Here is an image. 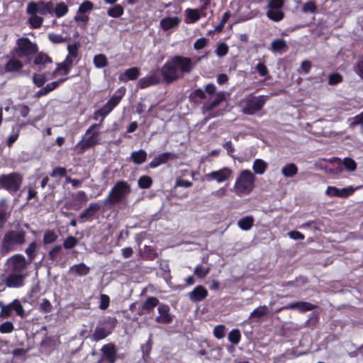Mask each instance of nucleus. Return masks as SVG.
Here are the masks:
<instances>
[{"mask_svg":"<svg viewBox=\"0 0 363 363\" xmlns=\"http://www.w3.org/2000/svg\"><path fill=\"white\" fill-rule=\"evenodd\" d=\"M100 128L101 123H94L86 130L82 140L74 147V150L78 154H82L85 150L100 143Z\"/></svg>","mask_w":363,"mask_h":363,"instance_id":"nucleus-2","label":"nucleus"},{"mask_svg":"<svg viewBox=\"0 0 363 363\" xmlns=\"http://www.w3.org/2000/svg\"><path fill=\"white\" fill-rule=\"evenodd\" d=\"M139 74V69L137 67H132L126 69L123 74H120L118 79L121 82H126L129 80L136 79Z\"/></svg>","mask_w":363,"mask_h":363,"instance_id":"nucleus-23","label":"nucleus"},{"mask_svg":"<svg viewBox=\"0 0 363 363\" xmlns=\"http://www.w3.org/2000/svg\"><path fill=\"white\" fill-rule=\"evenodd\" d=\"M102 357L109 363H114L116 360V350L113 345L107 344L101 348Z\"/></svg>","mask_w":363,"mask_h":363,"instance_id":"nucleus-19","label":"nucleus"},{"mask_svg":"<svg viewBox=\"0 0 363 363\" xmlns=\"http://www.w3.org/2000/svg\"><path fill=\"white\" fill-rule=\"evenodd\" d=\"M14 330L13 324L10 321H6L0 325L1 333H11Z\"/></svg>","mask_w":363,"mask_h":363,"instance_id":"nucleus-57","label":"nucleus"},{"mask_svg":"<svg viewBox=\"0 0 363 363\" xmlns=\"http://www.w3.org/2000/svg\"><path fill=\"white\" fill-rule=\"evenodd\" d=\"M284 0H268L269 9H281L284 6Z\"/></svg>","mask_w":363,"mask_h":363,"instance_id":"nucleus-58","label":"nucleus"},{"mask_svg":"<svg viewBox=\"0 0 363 363\" xmlns=\"http://www.w3.org/2000/svg\"><path fill=\"white\" fill-rule=\"evenodd\" d=\"M186 14L189 21H186V23H195L199 21L201 18L200 13L198 10L187 9L186 11Z\"/></svg>","mask_w":363,"mask_h":363,"instance_id":"nucleus-36","label":"nucleus"},{"mask_svg":"<svg viewBox=\"0 0 363 363\" xmlns=\"http://www.w3.org/2000/svg\"><path fill=\"white\" fill-rule=\"evenodd\" d=\"M267 16L274 22H279L284 18V13L281 9H269Z\"/></svg>","mask_w":363,"mask_h":363,"instance_id":"nucleus-35","label":"nucleus"},{"mask_svg":"<svg viewBox=\"0 0 363 363\" xmlns=\"http://www.w3.org/2000/svg\"><path fill=\"white\" fill-rule=\"evenodd\" d=\"M281 174L285 177H293L298 173V167L294 163L285 164L281 168Z\"/></svg>","mask_w":363,"mask_h":363,"instance_id":"nucleus-33","label":"nucleus"},{"mask_svg":"<svg viewBox=\"0 0 363 363\" xmlns=\"http://www.w3.org/2000/svg\"><path fill=\"white\" fill-rule=\"evenodd\" d=\"M13 56L15 55H13ZM23 67V65L22 62L17 60L15 57H12L5 65L4 69L6 72H15L20 71Z\"/></svg>","mask_w":363,"mask_h":363,"instance_id":"nucleus-24","label":"nucleus"},{"mask_svg":"<svg viewBox=\"0 0 363 363\" xmlns=\"http://www.w3.org/2000/svg\"><path fill=\"white\" fill-rule=\"evenodd\" d=\"M108 15L113 18H118L123 13V9L120 5H116L108 10Z\"/></svg>","mask_w":363,"mask_h":363,"instance_id":"nucleus-48","label":"nucleus"},{"mask_svg":"<svg viewBox=\"0 0 363 363\" xmlns=\"http://www.w3.org/2000/svg\"><path fill=\"white\" fill-rule=\"evenodd\" d=\"M210 267H205L202 265H197L194 269V274L199 278H204L209 273Z\"/></svg>","mask_w":363,"mask_h":363,"instance_id":"nucleus-50","label":"nucleus"},{"mask_svg":"<svg viewBox=\"0 0 363 363\" xmlns=\"http://www.w3.org/2000/svg\"><path fill=\"white\" fill-rule=\"evenodd\" d=\"M181 21V18L177 16H166L160 20V28L164 32L172 33L179 27Z\"/></svg>","mask_w":363,"mask_h":363,"instance_id":"nucleus-13","label":"nucleus"},{"mask_svg":"<svg viewBox=\"0 0 363 363\" xmlns=\"http://www.w3.org/2000/svg\"><path fill=\"white\" fill-rule=\"evenodd\" d=\"M30 17L28 19V22L31 27L33 28H38L41 26L43 23V18L38 16L36 13H29Z\"/></svg>","mask_w":363,"mask_h":363,"instance_id":"nucleus-45","label":"nucleus"},{"mask_svg":"<svg viewBox=\"0 0 363 363\" xmlns=\"http://www.w3.org/2000/svg\"><path fill=\"white\" fill-rule=\"evenodd\" d=\"M152 184V179L148 176H142L138 181V186L140 189H148Z\"/></svg>","mask_w":363,"mask_h":363,"instance_id":"nucleus-47","label":"nucleus"},{"mask_svg":"<svg viewBox=\"0 0 363 363\" xmlns=\"http://www.w3.org/2000/svg\"><path fill=\"white\" fill-rule=\"evenodd\" d=\"M158 315L155 321L161 324H169L172 322L174 315L170 313V308L166 304H160L157 308Z\"/></svg>","mask_w":363,"mask_h":363,"instance_id":"nucleus-15","label":"nucleus"},{"mask_svg":"<svg viewBox=\"0 0 363 363\" xmlns=\"http://www.w3.org/2000/svg\"><path fill=\"white\" fill-rule=\"evenodd\" d=\"M132 161L136 164H141L147 160V152L144 150L133 151L130 155Z\"/></svg>","mask_w":363,"mask_h":363,"instance_id":"nucleus-32","label":"nucleus"},{"mask_svg":"<svg viewBox=\"0 0 363 363\" xmlns=\"http://www.w3.org/2000/svg\"><path fill=\"white\" fill-rule=\"evenodd\" d=\"M268 307L266 306H261L255 308L250 315V318H261L266 315L268 313Z\"/></svg>","mask_w":363,"mask_h":363,"instance_id":"nucleus-41","label":"nucleus"},{"mask_svg":"<svg viewBox=\"0 0 363 363\" xmlns=\"http://www.w3.org/2000/svg\"><path fill=\"white\" fill-rule=\"evenodd\" d=\"M89 16L88 14L79 13V11L77 10L76 15L74 17V20L75 22H77L78 24L84 25L86 24L89 21Z\"/></svg>","mask_w":363,"mask_h":363,"instance_id":"nucleus-54","label":"nucleus"},{"mask_svg":"<svg viewBox=\"0 0 363 363\" xmlns=\"http://www.w3.org/2000/svg\"><path fill=\"white\" fill-rule=\"evenodd\" d=\"M73 65V63L67 60L66 59L60 64L57 65V67L55 70L56 72H62L63 74H67L71 67Z\"/></svg>","mask_w":363,"mask_h":363,"instance_id":"nucleus-43","label":"nucleus"},{"mask_svg":"<svg viewBox=\"0 0 363 363\" xmlns=\"http://www.w3.org/2000/svg\"><path fill=\"white\" fill-rule=\"evenodd\" d=\"M109 332H108L104 328L97 327L93 334V338L95 341H99L105 338Z\"/></svg>","mask_w":363,"mask_h":363,"instance_id":"nucleus-44","label":"nucleus"},{"mask_svg":"<svg viewBox=\"0 0 363 363\" xmlns=\"http://www.w3.org/2000/svg\"><path fill=\"white\" fill-rule=\"evenodd\" d=\"M110 298L106 294H101L100 296L99 308L102 310L106 309L109 306Z\"/></svg>","mask_w":363,"mask_h":363,"instance_id":"nucleus-62","label":"nucleus"},{"mask_svg":"<svg viewBox=\"0 0 363 363\" xmlns=\"http://www.w3.org/2000/svg\"><path fill=\"white\" fill-rule=\"evenodd\" d=\"M329 162L338 167L342 165L345 170L350 172H354L357 167V162L350 157H345L342 160L337 157H333L330 159Z\"/></svg>","mask_w":363,"mask_h":363,"instance_id":"nucleus-18","label":"nucleus"},{"mask_svg":"<svg viewBox=\"0 0 363 363\" xmlns=\"http://www.w3.org/2000/svg\"><path fill=\"white\" fill-rule=\"evenodd\" d=\"M173 155L171 152H163L155 157L149 164L150 168H156L160 165L166 163L169 160L172 159Z\"/></svg>","mask_w":363,"mask_h":363,"instance_id":"nucleus-21","label":"nucleus"},{"mask_svg":"<svg viewBox=\"0 0 363 363\" xmlns=\"http://www.w3.org/2000/svg\"><path fill=\"white\" fill-rule=\"evenodd\" d=\"M228 340L233 345H238L240 340V333L237 329L231 330L228 334Z\"/></svg>","mask_w":363,"mask_h":363,"instance_id":"nucleus-52","label":"nucleus"},{"mask_svg":"<svg viewBox=\"0 0 363 363\" xmlns=\"http://www.w3.org/2000/svg\"><path fill=\"white\" fill-rule=\"evenodd\" d=\"M284 308L285 309H297L300 312H306L311 311L314 308V306L308 302L298 301L291 303L286 306Z\"/></svg>","mask_w":363,"mask_h":363,"instance_id":"nucleus-22","label":"nucleus"},{"mask_svg":"<svg viewBox=\"0 0 363 363\" xmlns=\"http://www.w3.org/2000/svg\"><path fill=\"white\" fill-rule=\"evenodd\" d=\"M159 82V79L155 74H151L147 77L141 78L138 82V86L140 89H144L150 86L157 84Z\"/></svg>","mask_w":363,"mask_h":363,"instance_id":"nucleus-30","label":"nucleus"},{"mask_svg":"<svg viewBox=\"0 0 363 363\" xmlns=\"http://www.w3.org/2000/svg\"><path fill=\"white\" fill-rule=\"evenodd\" d=\"M267 167V162L262 159H256L252 164V170L254 173L259 175L264 174Z\"/></svg>","mask_w":363,"mask_h":363,"instance_id":"nucleus-31","label":"nucleus"},{"mask_svg":"<svg viewBox=\"0 0 363 363\" xmlns=\"http://www.w3.org/2000/svg\"><path fill=\"white\" fill-rule=\"evenodd\" d=\"M10 306L11 307L12 311H14L17 315L23 318L26 315L25 311L18 299H14L12 302L10 303Z\"/></svg>","mask_w":363,"mask_h":363,"instance_id":"nucleus-37","label":"nucleus"},{"mask_svg":"<svg viewBox=\"0 0 363 363\" xmlns=\"http://www.w3.org/2000/svg\"><path fill=\"white\" fill-rule=\"evenodd\" d=\"M130 191V186L126 182H117L104 199V204L107 206L119 203L127 198Z\"/></svg>","mask_w":363,"mask_h":363,"instance_id":"nucleus-3","label":"nucleus"},{"mask_svg":"<svg viewBox=\"0 0 363 363\" xmlns=\"http://www.w3.org/2000/svg\"><path fill=\"white\" fill-rule=\"evenodd\" d=\"M77 244V240L73 236H69L65 239L63 246L66 249H71Z\"/></svg>","mask_w":363,"mask_h":363,"instance_id":"nucleus-59","label":"nucleus"},{"mask_svg":"<svg viewBox=\"0 0 363 363\" xmlns=\"http://www.w3.org/2000/svg\"><path fill=\"white\" fill-rule=\"evenodd\" d=\"M159 304V300L155 297H148L143 304V309L145 311H150Z\"/></svg>","mask_w":363,"mask_h":363,"instance_id":"nucleus-40","label":"nucleus"},{"mask_svg":"<svg viewBox=\"0 0 363 363\" xmlns=\"http://www.w3.org/2000/svg\"><path fill=\"white\" fill-rule=\"evenodd\" d=\"M172 59L180 73L181 77L184 74H189L199 61V58L194 61L191 58L181 55H176Z\"/></svg>","mask_w":363,"mask_h":363,"instance_id":"nucleus-8","label":"nucleus"},{"mask_svg":"<svg viewBox=\"0 0 363 363\" xmlns=\"http://www.w3.org/2000/svg\"><path fill=\"white\" fill-rule=\"evenodd\" d=\"M94 65L96 68H102L108 65L107 58L103 54H99L94 57Z\"/></svg>","mask_w":363,"mask_h":363,"instance_id":"nucleus-39","label":"nucleus"},{"mask_svg":"<svg viewBox=\"0 0 363 363\" xmlns=\"http://www.w3.org/2000/svg\"><path fill=\"white\" fill-rule=\"evenodd\" d=\"M125 89L122 87L118 89L109 101L100 109L96 114V118L99 114L101 115V121L113 109V108L120 102L123 96L125 94Z\"/></svg>","mask_w":363,"mask_h":363,"instance_id":"nucleus-9","label":"nucleus"},{"mask_svg":"<svg viewBox=\"0 0 363 363\" xmlns=\"http://www.w3.org/2000/svg\"><path fill=\"white\" fill-rule=\"evenodd\" d=\"M349 125L350 128H354L356 125H363V111L354 117L348 119Z\"/></svg>","mask_w":363,"mask_h":363,"instance_id":"nucleus-51","label":"nucleus"},{"mask_svg":"<svg viewBox=\"0 0 363 363\" xmlns=\"http://www.w3.org/2000/svg\"><path fill=\"white\" fill-rule=\"evenodd\" d=\"M232 175L233 170L230 168L223 167L206 174L204 178L208 182L214 180L218 183H222L231 178Z\"/></svg>","mask_w":363,"mask_h":363,"instance_id":"nucleus-12","label":"nucleus"},{"mask_svg":"<svg viewBox=\"0 0 363 363\" xmlns=\"http://www.w3.org/2000/svg\"><path fill=\"white\" fill-rule=\"evenodd\" d=\"M79 45L78 43L69 44L67 45L68 55L66 57V60L72 63H74V61L79 57Z\"/></svg>","mask_w":363,"mask_h":363,"instance_id":"nucleus-26","label":"nucleus"},{"mask_svg":"<svg viewBox=\"0 0 363 363\" xmlns=\"http://www.w3.org/2000/svg\"><path fill=\"white\" fill-rule=\"evenodd\" d=\"M23 176L19 172H11L0 175V189L11 194L17 192L21 187Z\"/></svg>","mask_w":363,"mask_h":363,"instance_id":"nucleus-4","label":"nucleus"},{"mask_svg":"<svg viewBox=\"0 0 363 363\" xmlns=\"http://www.w3.org/2000/svg\"><path fill=\"white\" fill-rule=\"evenodd\" d=\"M48 62H51V60L49 57L44 53H39L34 60L35 65H45Z\"/></svg>","mask_w":363,"mask_h":363,"instance_id":"nucleus-55","label":"nucleus"},{"mask_svg":"<svg viewBox=\"0 0 363 363\" xmlns=\"http://www.w3.org/2000/svg\"><path fill=\"white\" fill-rule=\"evenodd\" d=\"M225 91H219L216 94V98L208 104V109L211 110L218 106L220 103L225 100Z\"/></svg>","mask_w":363,"mask_h":363,"instance_id":"nucleus-38","label":"nucleus"},{"mask_svg":"<svg viewBox=\"0 0 363 363\" xmlns=\"http://www.w3.org/2000/svg\"><path fill=\"white\" fill-rule=\"evenodd\" d=\"M57 238V235L52 230L46 231L43 235L44 244H50L54 242Z\"/></svg>","mask_w":363,"mask_h":363,"instance_id":"nucleus-53","label":"nucleus"},{"mask_svg":"<svg viewBox=\"0 0 363 363\" xmlns=\"http://www.w3.org/2000/svg\"><path fill=\"white\" fill-rule=\"evenodd\" d=\"M37 244L35 242H32L29 244L28 247L26 249V253L30 260H33L35 257V250Z\"/></svg>","mask_w":363,"mask_h":363,"instance_id":"nucleus-56","label":"nucleus"},{"mask_svg":"<svg viewBox=\"0 0 363 363\" xmlns=\"http://www.w3.org/2000/svg\"><path fill=\"white\" fill-rule=\"evenodd\" d=\"M68 12V7L67 5L63 3H59L56 5L55 9V16L58 18L62 17L65 16Z\"/></svg>","mask_w":363,"mask_h":363,"instance_id":"nucleus-49","label":"nucleus"},{"mask_svg":"<svg viewBox=\"0 0 363 363\" xmlns=\"http://www.w3.org/2000/svg\"><path fill=\"white\" fill-rule=\"evenodd\" d=\"M33 82L37 86L40 87L44 84L45 79L43 75L35 74L33 76Z\"/></svg>","mask_w":363,"mask_h":363,"instance_id":"nucleus-64","label":"nucleus"},{"mask_svg":"<svg viewBox=\"0 0 363 363\" xmlns=\"http://www.w3.org/2000/svg\"><path fill=\"white\" fill-rule=\"evenodd\" d=\"M8 264L11 267L12 272L21 273L27 267L28 262L23 255L17 254L8 259Z\"/></svg>","mask_w":363,"mask_h":363,"instance_id":"nucleus-16","label":"nucleus"},{"mask_svg":"<svg viewBox=\"0 0 363 363\" xmlns=\"http://www.w3.org/2000/svg\"><path fill=\"white\" fill-rule=\"evenodd\" d=\"M53 11V5L51 2H44L39 1L36 3L30 2L27 6V12L28 13H39L40 15H46L52 13Z\"/></svg>","mask_w":363,"mask_h":363,"instance_id":"nucleus-11","label":"nucleus"},{"mask_svg":"<svg viewBox=\"0 0 363 363\" xmlns=\"http://www.w3.org/2000/svg\"><path fill=\"white\" fill-rule=\"evenodd\" d=\"M208 296V291L202 286H196L189 294V298L193 302H199Z\"/></svg>","mask_w":363,"mask_h":363,"instance_id":"nucleus-20","label":"nucleus"},{"mask_svg":"<svg viewBox=\"0 0 363 363\" xmlns=\"http://www.w3.org/2000/svg\"><path fill=\"white\" fill-rule=\"evenodd\" d=\"M89 267L84 263L74 264L69 268V273L77 276H85L89 272Z\"/></svg>","mask_w":363,"mask_h":363,"instance_id":"nucleus-29","label":"nucleus"},{"mask_svg":"<svg viewBox=\"0 0 363 363\" xmlns=\"http://www.w3.org/2000/svg\"><path fill=\"white\" fill-rule=\"evenodd\" d=\"M162 75L167 83H171L181 77L180 73L172 58L166 62L161 69Z\"/></svg>","mask_w":363,"mask_h":363,"instance_id":"nucleus-10","label":"nucleus"},{"mask_svg":"<svg viewBox=\"0 0 363 363\" xmlns=\"http://www.w3.org/2000/svg\"><path fill=\"white\" fill-rule=\"evenodd\" d=\"M354 190L355 189L351 186L341 189L329 186L325 190V194L329 197L347 198L352 195Z\"/></svg>","mask_w":363,"mask_h":363,"instance_id":"nucleus-14","label":"nucleus"},{"mask_svg":"<svg viewBox=\"0 0 363 363\" xmlns=\"http://www.w3.org/2000/svg\"><path fill=\"white\" fill-rule=\"evenodd\" d=\"M26 277V274L13 272V273L6 277L4 282L6 286L10 288L21 287L24 284V280Z\"/></svg>","mask_w":363,"mask_h":363,"instance_id":"nucleus-17","label":"nucleus"},{"mask_svg":"<svg viewBox=\"0 0 363 363\" xmlns=\"http://www.w3.org/2000/svg\"><path fill=\"white\" fill-rule=\"evenodd\" d=\"M342 80V76L338 73H334L329 76L328 79V83L330 85H335L340 82H341Z\"/></svg>","mask_w":363,"mask_h":363,"instance_id":"nucleus-60","label":"nucleus"},{"mask_svg":"<svg viewBox=\"0 0 363 363\" xmlns=\"http://www.w3.org/2000/svg\"><path fill=\"white\" fill-rule=\"evenodd\" d=\"M288 48L286 42L282 38L275 39L271 43L270 50L274 52H284Z\"/></svg>","mask_w":363,"mask_h":363,"instance_id":"nucleus-28","label":"nucleus"},{"mask_svg":"<svg viewBox=\"0 0 363 363\" xmlns=\"http://www.w3.org/2000/svg\"><path fill=\"white\" fill-rule=\"evenodd\" d=\"M26 233L23 230H10L5 233L2 240V248L6 252L15 250L26 242Z\"/></svg>","mask_w":363,"mask_h":363,"instance_id":"nucleus-5","label":"nucleus"},{"mask_svg":"<svg viewBox=\"0 0 363 363\" xmlns=\"http://www.w3.org/2000/svg\"><path fill=\"white\" fill-rule=\"evenodd\" d=\"M101 209V205L99 203H91L88 208L83 211L79 217L81 218H89L92 217Z\"/></svg>","mask_w":363,"mask_h":363,"instance_id":"nucleus-25","label":"nucleus"},{"mask_svg":"<svg viewBox=\"0 0 363 363\" xmlns=\"http://www.w3.org/2000/svg\"><path fill=\"white\" fill-rule=\"evenodd\" d=\"M265 104L263 96H247L243 99L240 105L242 106V112L245 114L252 115L260 111Z\"/></svg>","mask_w":363,"mask_h":363,"instance_id":"nucleus-7","label":"nucleus"},{"mask_svg":"<svg viewBox=\"0 0 363 363\" xmlns=\"http://www.w3.org/2000/svg\"><path fill=\"white\" fill-rule=\"evenodd\" d=\"M93 3L90 1L86 0L79 5L78 10L79 11V13L88 14L93 10Z\"/></svg>","mask_w":363,"mask_h":363,"instance_id":"nucleus-46","label":"nucleus"},{"mask_svg":"<svg viewBox=\"0 0 363 363\" xmlns=\"http://www.w3.org/2000/svg\"><path fill=\"white\" fill-rule=\"evenodd\" d=\"M255 181L256 177L250 169H243L238 173L233 191L238 196L249 195L255 189Z\"/></svg>","mask_w":363,"mask_h":363,"instance_id":"nucleus-1","label":"nucleus"},{"mask_svg":"<svg viewBox=\"0 0 363 363\" xmlns=\"http://www.w3.org/2000/svg\"><path fill=\"white\" fill-rule=\"evenodd\" d=\"M213 334L218 339L223 338L225 336V326L220 325L215 327Z\"/></svg>","mask_w":363,"mask_h":363,"instance_id":"nucleus-61","label":"nucleus"},{"mask_svg":"<svg viewBox=\"0 0 363 363\" xmlns=\"http://www.w3.org/2000/svg\"><path fill=\"white\" fill-rule=\"evenodd\" d=\"M208 40L205 38H201L196 40L194 44V48L195 50H201L207 45Z\"/></svg>","mask_w":363,"mask_h":363,"instance_id":"nucleus-63","label":"nucleus"},{"mask_svg":"<svg viewBox=\"0 0 363 363\" xmlns=\"http://www.w3.org/2000/svg\"><path fill=\"white\" fill-rule=\"evenodd\" d=\"M10 211L5 199L0 200V228L3 227L6 221Z\"/></svg>","mask_w":363,"mask_h":363,"instance_id":"nucleus-27","label":"nucleus"},{"mask_svg":"<svg viewBox=\"0 0 363 363\" xmlns=\"http://www.w3.org/2000/svg\"><path fill=\"white\" fill-rule=\"evenodd\" d=\"M253 224L254 218L252 216L243 217L238 221V227L242 230H249Z\"/></svg>","mask_w":363,"mask_h":363,"instance_id":"nucleus-34","label":"nucleus"},{"mask_svg":"<svg viewBox=\"0 0 363 363\" xmlns=\"http://www.w3.org/2000/svg\"><path fill=\"white\" fill-rule=\"evenodd\" d=\"M229 50L228 45L225 43H219L217 44L215 53L219 57H223L227 55Z\"/></svg>","mask_w":363,"mask_h":363,"instance_id":"nucleus-42","label":"nucleus"},{"mask_svg":"<svg viewBox=\"0 0 363 363\" xmlns=\"http://www.w3.org/2000/svg\"><path fill=\"white\" fill-rule=\"evenodd\" d=\"M38 50L35 43L31 42L28 38H21L16 40V47L13 54L19 57H28Z\"/></svg>","mask_w":363,"mask_h":363,"instance_id":"nucleus-6","label":"nucleus"}]
</instances>
